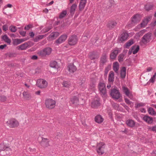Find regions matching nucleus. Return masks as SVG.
<instances>
[{"mask_svg":"<svg viewBox=\"0 0 156 156\" xmlns=\"http://www.w3.org/2000/svg\"><path fill=\"white\" fill-rule=\"evenodd\" d=\"M98 87L101 95L103 98L106 97L107 96V94L105 84L104 83L100 82Z\"/></svg>","mask_w":156,"mask_h":156,"instance_id":"obj_1","label":"nucleus"},{"mask_svg":"<svg viewBox=\"0 0 156 156\" xmlns=\"http://www.w3.org/2000/svg\"><path fill=\"white\" fill-rule=\"evenodd\" d=\"M105 147V144L104 143L100 142L97 144L96 146V151L99 155H101L104 153Z\"/></svg>","mask_w":156,"mask_h":156,"instance_id":"obj_2","label":"nucleus"},{"mask_svg":"<svg viewBox=\"0 0 156 156\" xmlns=\"http://www.w3.org/2000/svg\"><path fill=\"white\" fill-rule=\"evenodd\" d=\"M110 95L113 98L116 100L118 99L121 96L119 90H117L116 88L111 89L110 92Z\"/></svg>","mask_w":156,"mask_h":156,"instance_id":"obj_3","label":"nucleus"},{"mask_svg":"<svg viewBox=\"0 0 156 156\" xmlns=\"http://www.w3.org/2000/svg\"><path fill=\"white\" fill-rule=\"evenodd\" d=\"M78 38L77 35L73 34L70 36L68 39V43L71 46L74 45L78 42Z\"/></svg>","mask_w":156,"mask_h":156,"instance_id":"obj_4","label":"nucleus"},{"mask_svg":"<svg viewBox=\"0 0 156 156\" xmlns=\"http://www.w3.org/2000/svg\"><path fill=\"white\" fill-rule=\"evenodd\" d=\"M55 101L52 99H48L45 101L46 107L49 109L54 108L55 106Z\"/></svg>","mask_w":156,"mask_h":156,"instance_id":"obj_5","label":"nucleus"},{"mask_svg":"<svg viewBox=\"0 0 156 156\" xmlns=\"http://www.w3.org/2000/svg\"><path fill=\"white\" fill-rule=\"evenodd\" d=\"M6 122L7 125L10 128L17 127L19 125L18 122L15 119H11L9 120Z\"/></svg>","mask_w":156,"mask_h":156,"instance_id":"obj_6","label":"nucleus"},{"mask_svg":"<svg viewBox=\"0 0 156 156\" xmlns=\"http://www.w3.org/2000/svg\"><path fill=\"white\" fill-rule=\"evenodd\" d=\"M151 36L152 34L150 32L145 34L142 38L141 42L144 44H146L151 40Z\"/></svg>","mask_w":156,"mask_h":156,"instance_id":"obj_7","label":"nucleus"},{"mask_svg":"<svg viewBox=\"0 0 156 156\" xmlns=\"http://www.w3.org/2000/svg\"><path fill=\"white\" fill-rule=\"evenodd\" d=\"M108 62V56L105 53H103L100 58L99 66L100 67H103Z\"/></svg>","mask_w":156,"mask_h":156,"instance_id":"obj_8","label":"nucleus"},{"mask_svg":"<svg viewBox=\"0 0 156 156\" xmlns=\"http://www.w3.org/2000/svg\"><path fill=\"white\" fill-rule=\"evenodd\" d=\"M48 82L44 80L40 79L38 80L37 82V85L40 88H44L47 87Z\"/></svg>","mask_w":156,"mask_h":156,"instance_id":"obj_9","label":"nucleus"},{"mask_svg":"<svg viewBox=\"0 0 156 156\" xmlns=\"http://www.w3.org/2000/svg\"><path fill=\"white\" fill-rule=\"evenodd\" d=\"M52 50L51 48L47 47L40 51L38 54L42 56H44L46 55H49L51 54Z\"/></svg>","mask_w":156,"mask_h":156,"instance_id":"obj_10","label":"nucleus"},{"mask_svg":"<svg viewBox=\"0 0 156 156\" xmlns=\"http://www.w3.org/2000/svg\"><path fill=\"white\" fill-rule=\"evenodd\" d=\"M120 52L121 50L118 48H116L112 50L110 55V59H115L118 54Z\"/></svg>","mask_w":156,"mask_h":156,"instance_id":"obj_11","label":"nucleus"},{"mask_svg":"<svg viewBox=\"0 0 156 156\" xmlns=\"http://www.w3.org/2000/svg\"><path fill=\"white\" fill-rule=\"evenodd\" d=\"M68 36L66 34H64L61 35L58 39L55 41V43L57 44H61L62 42H64L67 38Z\"/></svg>","mask_w":156,"mask_h":156,"instance_id":"obj_12","label":"nucleus"},{"mask_svg":"<svg viewBox=\"0 0 156 156\" xmlns=\"http://www.w3.org/2000/svg\"><path fill=\"white\" fill-rule=\"evenodd\" d=\"M140 49V47L139 45H133V46L129 50L128 52V55H130L133 52V54H135L137 53Z\"/></svg>","mask_w":156,"mask_h":156,"instance_id":"obj_13","label":"nucleus"},{"mask_svg":"<svg viewBox=\"0 0 156 156\" xmlns=\"http://www.w3.org/2000/svg\"><path fill=\"white\" fill-rule=\"evenodd\" d=\"M99 57L98 52L95 51L90 52L89 54V58L91 60L98 59Z\"/></svg>","mask_w":156,"mask_h":156,"instance_id":"obj_14","label":"nucleus"},{"mask_svg":"<svg viewBox=\"0 0 156 156\" xmlns=\"http://www.w3.org/2000/svg\"><path fill=\"white\" fill-rule=\"evenodd\" d=\"M0 150L7 151H11V150L8 145L4 142L1 143L0 144Z\"/></svg>","mask_w":156,"mask_h":156,"instance_id":"obj_15","label":"nucleus"},{"mask_svg":"<svg viewBox=\"0 0 156 156\" xmlns=\"http://www.w3.org/2000/svg\"><path fill=\"white\" fill-rule=\"evenodd\" d=\"M67 69L70 73H73L77 70L76 67L75 66L73 63H69L68 65Z\"/></svg>","mask_w":156,"mask_h":156,"instance_id":"obj_16","label":"nucleus"},{"mask_svg":"<svg viewBox=\"0 0 156 156\" xmlns=\"http://www.w3.org/2000/svg\"><path fill=\"white\" fill-rule=\"evenodd\" d=\"M143 119L148 124H152L153 122V118L147 115H144L143 117Z\"/></svg>","mask_w":156,"mask_h":156,"instance_id":"obj_17","label":"nucleus"},{"mask_svg":"<svg viewBox=\"0 0 156 156\" xmlns=\"http://www.w3.org/2000/svg\"><path fill=\"white\" fill-rule=\"evenodd\" d=\"M80 95L78 94L77 96H74L72 97L70 99V101L73 104H79V98Z\"/></svg>","mask_w":156,"mask_h":156,"instance_id":"obj_18","label":"nucleus"},{"mask_svg":"<svg viewBox=\"0 0 156 156\" xmlns=\"http://www.w3.org/2000/svg\"><path fill=\"white\" fill-rule=\"evenodd\" d=\"M117 23L115 20H110L107 24V27L109 29L111 30L117 24Z\"/></svg>","mask_w":156,"mask_h":156,"instance_id":"obj_19","label":"nucleus"},{"mask_svg":"<svg viewBox=\"0 0 156 156\" xmlns=\"http://www.w3.org/2000/svg\"><path fill=\"white\" fill-rule=\"evenodd\" d=\"M87 2V0H80L79 5V10L82 11L84 8Z\"/></svg>","mask_w":156,"mask_h":156,"instance_id":"obj_20","label":"nucleus"},{"mask_svg":"<svg viewBox=\"0 0 156 156\" xmlns=\"http://www.w3.org/2000/svg\"><path fill=\"white\" fill-rule=\"evenodd\" d=\"M49 142L48 139L47 138L42 137L40 144L42 146L46 147L49 146Z\"/></svg>","mask_w":156,"mask_h":156,"instance_id":"obj_21","label":"nucleus"},{"mask_svg":"<svg viewBox=\"0 0 156 156\" xmlns=\"http://www.w3.org/2000/svg\"><path fill=\"white\" fill-rule=\"evenodd\" d=\"M114 80V74L112 71H111L108 75V81L109 83H113Z\"/></svg>","mask_w":156,"mask_h":156,"instance_id":"obj_22","label":"nucleus"},{"mask_svg":"<svg viewBox=\"0 0 156 156\" xmlns=\"http://www.w3.org/2000/svg\"><path fill=\"white\" fill-rule=\"evenodd\" d=\"M94 120L96 122L100 124L103 122L104 119L101 115H98L95 116Z\"/></svg>","mask_w":156,"mask_h":156,"instance_id":"obj_23","label":"nucleus"},{"mask_svg":"<svg viewBox=\"0 0 156 156\" xmlns=\"http://www.w3.org/2000/svg\"><path fill=\"white\" fill-rule=\"evenodd\" d=\"M135 122L131 119H129L126 121V123L129 127L133 128L135 126Z\"/></svg>","mask_w":156,"mask_h":156,"instance_id":"obj_24","label":"nucleus"},{"mask_svg":"<svg viewBox=\"0 0 156 156\" xmlns=\"http://www.w3.org/2000/svg\"><path fill=\"white\" fill-rule=\"evenodd\" d=\"M126 70V67L125 66L122 67L120 70V77L123 79L125 78Z\"/></svg>","mask_w":156,"mask_h":156,"instance_id":"obj_25","label":"nucleus"},{"mask_svg":"<svg viewBox=\"0 0 156 156\" xmlns=\"http://www.w3.org/2000/svg\"><path fill=\"white\" fill-rule=\"evenodd\" d=\"M77 6V5L75 3L73 4L71 6L70 10V16H73L74 14Z\"/></svg>","mask_w":156,"mask_h":156,"instance_id":"obj_26","label":"nucleus"},{"mask_svg":"<svg viewBox=\"0 0 156 156\" xmlns=\"http://www.w3.org/2000/svg\"><path fill=\"white\" fill-rule=\"evenodd\" d=\"M129 36V34L126 32H123L122 34L121 37L119 40L121 42L126 40Z\"/></svg>","mask_w":156,"mask_h":156,"instance_id":"obj_27","label":"nucleus"},{"mask_svg":"<svg viewBox=\"0 0 156 156\" xmlns=\"http://www.w3.org/2000/svg\"><path fill=\"white\" fill-rule=\"evenodd\" d=\"M59 34V33L57 32H52L48 36V37L49 39H54L58 37Z\"/></svg>","mask_w":156,"mask_h":156,"instance_id":"obj_28","label":"nucleus"},{"mask_svg":"<svg viewBox=\"0 0 156 156\" xmlns=\"http://www.w3.org/2000/svg\"><path fill=\"white\" fill-rule=\"evenodd\" d=\"M28 45L26 42L18 46L17 48L21 50H26L27 48H28Z\"/></svg>","mask_w":156,"mask_h":156,"instance_id":"obj_29","label":"nucleus"},{"mask_svg":"<svg viewBox=\"0 0 156 156\" xmlns=\"http://www.w3.org/2000/svg\"><path fill=\"white\" fill-rule=\"evenodd\" d=\"M100 103L99 101L94 100L91 103V107L92 108H96L100 105Z\"/></svg>","mask_w":156,"mask_h":156,"instance_id":"obj_30","label":"nucleus"},{"mask_svg":"<svg viewBox=\"0 0 156 156\" xmlns=\"http://www.w3.org/2000/svg\"><path fill=\"white\" fill-rule=\"evenodd\" d=\"M63 87L66 88H69L71 86V84L70 82L68 80L63 81L62 83Z\"/></svg>","mask_w":156,"mask_h":156,"instance_id":"obj_31","label":"nucleus"},{"mask_svg":"<svg viewBox=\"0 0 156 156\" xmlns=\"http://www.w3.org/2000/svg\"><path fill=\"white\" fill-rule=\"evenodd\" d=\"M23 96L24 98L27 100H29L32 98L30 94L27 91H24L23 93Z\"/></svg>","mask_w":156,"mask_h":156,"instance_id":"obj_32","label":"nucleus"},{"mask_svg":"<svg viewBox=\"0 0 156 156\" xmlns=\"http://www.w3.org/2000/svg\"><path fill=\"white\" fill-rule=\"evenodd\" d=\"M2 41H4L7 43L10 44L11 42V40L9 38L7 35L5 34L3 36H2L1 37Z\"/></svg>","mask_w":156,"mask_h":156,"instance_id":"obj_33","label":"nucleus"},{"mask_svg":"<svg viewBox=\"0 0 156 156\" xmlns=\"http://www.w3.org/2000/svg\"><path fill=\"white\" fill-rule=\"evenodd\" d=\"M134 43L133 39H130L128 41L124 46V48H129V47L133 44Z\"/></svg>","mask_w":156,"mask_h":156,"instance_id":"obj_34","label":"nucleus"},{"mask_svg":"<svg viewBox=\"0 0 156 156\" xmlns=\"http://www.w3.org/2000/svg\"><path fill=\"white\" fill-rule=\"evenodd\" d=\"M113 67L114 71L117 73L119 68V65L118 62H116L113 63Z\"/></svg>","mask_w":156,"mask_h":156,"instance_id":"obj_35","label":"nucleus"},{"mask_svg":"<svg viewBox=\"0 0 156 156\" xmlns=\"http://www.w3.org/2000/svg\"><path fill=\"white\" fill-rule=\"evenodd\" d=\"M153 5L149 3H147L144 6V9L147 11H149L152 9Z\"/></svg>","mask_w":156,"mask_h":156,"instance_id":"obj_36","label":"nucleus"},{"mask_svg":"<svg viewBox=\"0 0 156 156\" xmlns=\"http://www.w3.org/2000/svg\"><path fill=\"white\" fill-rule=\"evenodd\" d=\"M49 65L50 67L53 68H57L58 67L57 63L55 61H51Z\"/></svg>","mask_w":156,"mask_h":156,"instance_id":"obj_37","label":"nucleus"},{"mask_svg":"<svg viewBox=\"0 0 156 156\" xmlns=\"http://www.w3.org/2000/svg\"><path fill=\"white\" fill-rule=\"evenodd\" d=\"M5 55L9 58H13L16 57L17 55V54L16 52H9L5 54Z\"/></svg>","mask_w":156,"mask_h":156,"instance_id":"obj_38","label":"nucleus"},{"mask_svg":"<svg viewBox=\"0 0 156 156\" xmlns=\"http://www.w3.org/2000/svg\"><path fill=\"white\" fill-rule=\"evenodd\" d=\"M21 41V39H15L13 40L12 44L14 45H17L22 43Z\"/></svg>","mask_w":156,"mask_h":156,"instance_id":"obj_39","label":"nucleus"},{"mask_svg":"<svg viewBox=\"0 0 156 156\" xmlns=\"http://www.w3.org/2000/svg\"><path fill=\"white\" fill-rule=\"evenodd\" d=\"M148 112L149 114L152 115H156V113L154 109L152 107H150L148 109Z\"/></svg>","mask_w":156,"mask_h":156,"instance_id":"obj_40","label":"nucleus"},{"mask_svg":"<svg viewBox=\"0 0 156 156\" xmlns=\"http://www.w3.org/2000/svg\"><path fill=\"white\" fill-rule=\"evenodd\" d=\"M142 16L139 14H136L133 15L131 18V20H139L142 18Z\"/></svg>","mask_w":156,"mask_h":156,"instance_id":"obj_41","label":"nucleus"},{"mask_svg":"<svg viewBox=\"0 0 156 156\" xmlns=\"http://www.w3.org/2000/svg\"><path fill=\"white\" fill-rule=\"evenodd\" d=\"M124 56L125 55L123 54H121L119 55L118 59L119 62H122L123 61Z\"/></svg>","mask_w":156,"mask_h":156,"instance_id":"obj_42","label":"nucleus"},{"mask_svg":"<svg viewBox=\"0 0 156 156\" xmlns=\"http://www.w3.org/2000/svg\"><path fill=\"white\" fill-rule=\"evenodd\" d=\"M67 14V11L66 10H64L62 11L60 13L59 15V18L60 19H62Z\"/></svg>","mask_w":156,"mask_h":156,"instance_id":"obj_43","label":"nucleus"},{"mask_svg":"<svg viewBox=\"0 0 156 156\" xmlns=\"http://www.w3.org/2000/svg\"><path fill=\"white\" fill-rule=\"evenodd\" d=\"M45 35H39L34 39V41L35 42H37L41 39H43Z\"/></svg>","mask_w":156,"mask_h":156,"instance_id":"obj_44","label":"nucleus"},{"mask_svg":"<svg viewBox=\"0 0 156 156\" xmlns=\"http://www.w3.org/2000/svg\"><path fill=\"white\" fill-rule=\"evenodd\" d=\"M123 90L126 95L127 96H129V92L128 88L127 87H123Z\"/></svg>","mask_w":156,"mask_h":156,"instance_id":"obj_45","label":"nucleus"},{"mask_svg":"<svg viewBox=\"0 0 156 156\" xmlns=\"http://www.w3.org/2000/svg\"><path fill=\"white\" fill-rule=\"evenodd\" d=\"M150 20H143L142 22L140 24L141 27H144L147 24Z\"/></svg>","mask_w":156,"mask_h":156,"instance_id":"obj_46","label":"nucleus"},{"mask_svg":"<svg viewBox=\"0 0 156 156\" xmlns=\"http://www.w3.org/2000/svg\"><path fill=\"white\" fill-rule=\"evenodd\" d=\"M124 100L125 102L127 104L130 105V106L131 107L133 106V103L132 102L130 101V100L126 98H124Z\"/></svg>","mask_w":156,"mask_h":156,"instance_id":"obj_47","label":"nucleus"},{"mask_svg":"<svg viewBox=\"0 0 156 156\" xmlns=\"http://www.w3.org/2000/svg\"><path fill=\"white\" fill-rule=\"evenodd\" d=\"M9 30L12 32H15L17 30V28L16 26L11 25L9 27Z\"/></svg>","mask_w":156,"mask_h":156,"instance_id":"obj_48","label":"nucleus"},{"mask_svg":"<svg viewBox=\"0 0 156 156\" xmlns=\"http://www.w3.org/2000/svg\"><path fill=\"white\" fill-rule=\"evenodd\" d=\"M90 38L87 37L86 35H83L81 38V41L83 42H86L88 40V39Z\"/></svg>","mask_w":156,"mask_h":156,"instance_id":"obj_49","label":"nucleus"},{"mask_svg":"<svg viewBox=\"0 0 156 156\" xmlns=\"http://www.w3.org/2000/svg\"><path fill=\"white\" fill-rule=\"evenodd\" d=\"M7 99V97L4 95H0V101L1 102H4L5 101H6Z\"/></svg>","mask_w":156,"mask_h":156,"instance_id":"obj_50","label":"nucleus"},{"mask_svg":"<svg viewBox=\"0 0 156 156\" xmlns=\"http://www.w3.org/2000/svg\"><path fill=\"white\" fill-rule=\"evenodd\" d=\"M156 76V73H154V74L153 76L151 77V79L150 80V82L152 83L154 82Z\"/></svg>","mask_w":156,"mask_h":156,"instance_id":"obj_51","label":"nucleus"},{"mask_svg":"<svg viewBox=\"0 0 156 156\" xmlns=\"http://www.w3.org/2000/svg\"><path fill=\"white\" fill-rule=\"evenodd\" d=\"M83 35H86V37L90 38V32L89 31H86L84 32Z\"/></svg>","mask_w":156,"mask_h":156,"instance_id":"obj_52","label":"nucleus"},{"mask_svg":"<svg viewBox=\"0 0 156 156\" xmlns=\"http://www.w3.org/2000/svg\"><path fill=\"white\" fill-rule=\"evenodd\" d=\"M26 43H27L28 45V47L29 48L34 45V43L31 41H28L27 42H26Z\"/></svg>","mask_w":156,"mask_h":156,"instance_id":"obj_53","label":"nucleus"},{"mask_svg":"<svg viewBox=\"0 0 156 156\" xmlns=\"http://www.w3.org/2000/svg\"><path fill=\"white\" fill-rule=\"evenodd\" d=\"M144 105V104L142 103H140L137 104L135 106V108H138L140 107L143 106Z\"/></svg>","mask_w":156,"mask_h":156,"instance_id":"obj_54","label":"nucleus"},{"mask_svg":"<svg viewBox=\"0 0 156 156\" xmlns=\"http://www.w3.org/2000/svg\"><path fill=\"white\" fill-rule=\"evenodd\" d=\"M19 33L23 37H24L26 35V32L23 31H20Z\"/></svg>","mask_w":156,"mask_h":156,"instance_id":"obj_55","label":"nucleus"},{"mask_svg":"<svg viewBox=\"0 0 156 156\" xmlns=\"http://www.w3.org/2000/svg\"><path fill=\"white\" fill-rule=\"evenodd\" d=\"M122 105L127 111H129V108L127 105H125L124 103L122 104Z\"/></svg>","mask_w":156,"mask_h":156,"instance_id":"obj_56","label":"nucleus"},{"mask_svg":"<svg viewBox=\"0 0 156 156\" xmlns=\"http://www.w3.org/2000/svg\"><path fill=\"white\" fill-rule=\"evenodd\" d=\"M2 29L4 31H6L8 30V26L6 25H4L2 26Z\"/></svg>","mask_w":156,"mask_h":156,"instance_id":"obj_57","label":"nucleus"},{"mask_svg":"<svg viewBox=\"0 0 156 156\" xmlns=\"http://www.w3.org/2000/svg\"><path fill=\"white\" fill-rule=\"evenodd\" d=\"M150 129L151 131L156 132V125L153 126L151 128H150Z\"/></svg>","mask_w":156,"mask_h":156,"instance_id":"obj_58","label":"nucleus"},{"mask_svg":"<svg viewBox=\"0 0 156 156\" xmlns=\"http://www.w3.org/2000/svg\"><path fill=\"white\" fill-rule=\"evenodd\" d=\"M90 86L91 88L93 89L95 87V84L94 82H91L90 83Z\"/></svg>","mask_w":156,"mask_h":156,"instance_id":"obj_59","label":"nucleus"},{"mask_svg":"<svg viewBox=\"0 0 156 156\" xmlns=\"http://www.w3.org/2000/svg\"><path fill=\"white\" fill-rule=\"evenodd\" d=\"M31 27V25H27V26H25L24 27V29L25 30H29Z\"/></svg>","mask_w":156,"mask_h":156,"instance_id":"obj_60","label":"nucleus"},{"mask_svg":"<svg viewBox=\"0 0 156 156\" xmlns=\"http://www.w3.org/2000/svg\"><path fill=\"white\" fill-rule=\"evenodd\" d=\"M7 46V45L5 44L1 45H0V49L2 50L4 49Z\"/></svg>","mask_w":156,"mask_h":156,"instance_id":"obj_61","label":"nucleus"},{"mask_svg":"<svg viewBox=\"0 0 156 156\" xmlns=\"http://www.w3.org/2000/svg\"><path fill=\"white\" fill-rule=\"evenodd\" d=\"M31 58L33 60H37L38 59V56L37 55H33Z\"/></svg>","mask_w":156,"mask_h":156,"instance_id":"obj_62","label":"nucleus"},{"mask_svg":"<svg viewBox=\"0 0 156 156\" xmlns=\"http://www.w3.org/2000/svg\"><path fill=\"white\" fill-rule=\"evenodd\" d=\"M151 26L154 27L156 26V20L154 22H152L150 24Z\"/></svg>","mask_w":156,"mask_h":156,"instance_id":"obj_63","label":"nucleus"},{"mask_svg":"<svg viewBox=\"0 0 156 156\" xmlns=\"http://www.w3.org/2000/svg\"><path fill=\"white\" fill-rule=\"evenodd\" d=\"M12 6V4H8L6 5L4 7V8H3V9H5L7 7H9V8H11Z\"/></svg>","mask_w":156,"mask_h":156,"instance_id":"obj_64","label":"nucleus"}]
</instances>
